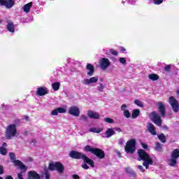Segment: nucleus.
<instances>
[{"label": "nucleus", "mask_w": 179, "mask_h": 179, "mask_svg": "<svg viewBox=\"0 0 179 179\" xmlns=\"http://www.w3.org/2000/svg\"><path fill=\"white\" fill-rule=\"evenodd\" d=\"M0 23H1V20H0Z\"/></svg>", "instance_id": "nucleus-58"}, {"label": "nucleus", "mask_w": 179, "mask_h": 179, "mask_svg": "<svg viewBox=\"0 0 179 179\" xmlns=\"http://www.w3.org/2000/svg\"><path fill=\"white\" fill-rule=\"evenodd\" d=\"M69 157H72V159H83V160L84 161V163H87V164H89L92 168L94 167V162L90 159V158L86 157L85 154H83L78 151L72 150L69 153Z\"/></svg>", "instance_id": "nucleus-1"}, {"label": "nucleus", "mask_w": 179, "mask_h": 179, "mask_svg": "<svg viewBox=\"0 0 179 179\" xmlns=\"http://www.w3.org/2000/svg\"><path fill=\"white\" fill-rule=\"evenodd\" d=\"M59 86H61V83L59 82L54 83L52 84V87L55 92H57L59 90Z\"/></svg>", "instance_id": "nucleus-25"}, {"label": "nucleus", "mask_w": 179, "mask_h": 179, "mask_svg": "<svg viewBox=\"0 0 179 179\" xmlns=\"http://www.w3.org/2000/svg\"><path fill=\"white\" fill-rule=\"evenodd\" d=\"M6 27L10 33H15V24L12 22H8Z\"/></svg>", "instance_id": "nucleus-23"}, {"label": "nucleus", "mask_w": 179, "mask_h": 179, "mask_svg": "<svg viewBox=\"0 0 179 179\" xmlns=\"http://www.w3.org/2000/svg\"><path fill=\"white\" fill-rule=\"evenodd\" d=\"M97 90L101 92H103V90H104V85H103L102 83H100L99 86L97 87Z\"/></svg>", "instance_id": "nucleus-36"}, {"label": "nucleus", "mask_w": 179, "mask_h": 179, "mask_svg": "<svg viewBox=\"0 0 179 179\" xmlns=\"http://www.w3.org/2000/svg\"><path fill=\"white\" fill-rule=\"evenodd\" d=\"M89 131L90 132H94V134H100V131L102 130L101 129L90 128Z\"/></svg>", "instance_id": "nucleus-30"}, {"label": "nucleus", "mask_w": 179, "mask_h": 179, "mask_svg": "<svg viewBox=\"0 0 179 179\" xmlns=\"http://www.w3.org/2000/svg\"><path fill=\"white\" fill-rule=\"evenodd\" d=\"M50 114L51 115H57L58 114V110L57 108L54 109L51 111Z\"/></svg>", "instance_id": "nucleus-41"}, {"label": "nucleus", "mask_w": 179, "mask_h": 179, "mask_svg": "<svg viewBox=\"0 0 179 179\" xmlns=\"http://www.w3.org/2000/svg\"><path fill=\"white\" fill-rule=\"evenodd\" d=\"M126 171L129 173V174H133V176H136V173L132 171V169H131L130 168H126Z\"/></svg>", "instance_id": "nucleus-35"}, {"label": "nucleus", "mask_w": 179, "mask_h": 179, "mask_svg": "<svg viewBox=\"0 0 179 179\" xmlns=\"http://www.w3.org/2000/svg\"><path fill=\"white\" fill-rule=\"evenodd\" d=\"M176 94H177V95L179 96V89H178V90H176Z\"/></svg>", "instance_id": "nucleus-54"}, {"label": "nucleus", "mask_w": 179, "mask_h": 179, "mask_svg": "<svg viewBox=\"0 0 179 179\" xmlns=\"http://www.w3.org/2000/svg\"><path fill=\"white\" fill-rule=\"evenodd\" d=\"M139 113H140V110L138 109L133 110V113L131 114V117L137 118L139 116Z\"/></svg>", "instance_id": "nucleus-26"}, {"label": "nucleus", "mask_w": 179, "mask_h": 179, "mask_svg": "<svg viewBox=\"0 0 179 179\" xmlns=\"http://www.w3.org/2000/svg\"><path fill=\"white\" fill-rule=\"evenodd\" d=\"M137 167H138V169H139V170H141V171L142 173H145V169H143V166L138 165V166H137Z\"/></svg>", "instance_id": "nucleus-43"}, {"label": "nucleus", "mask_w": 179, "mask_h": 179, "mask_svg": "<svg viewBox=\"0 0 179 179\" xmlns=\"http://www.w3.org/2000/svg\"><path fill=\"white\" fill-rule=\"evenodd\" d=\"M164 0H152L153 3H155V5H161V3H163V1Z\"/></svg>", "instance_id": "nucleus-37"}, {"label": "nucleus", "mask_w": 179, "mask_h": 179, "mask_svg": "<svg viewBox=\"0 0 179 179\" xmlns=\"http://www.w3.org/2000/svg\"><path fill=\"white\" fill-rule=\"evenodd\" d=\"M124 139L123 138H120L119 140V145H124Z\"/></svg>", "instance_id": "nucleus-48"}, {"label": "nucleus", "mask_w": 179, "mask_h": 179, "mask_svg": "<svg viewBox=\"0 0 179 179\" xmlns=\"http://www.w3.org/2000/svg\"><path fill=\"white\" fill-rule=\"evenodd\" d=\"M138 162H141V160H143L144 162L143 163V166L145 167V169L148 170L149 169V166L153 164V160L152 158H150V156L145 152L143 150H139L138 151Z\"/></svg>", "instance_id": "nucleus-2"}, {"label": "nucleus", "mask_w": 179, "mask_h": 179, "mask_svg": "<svg viewBox=\"0 0 179 179\" xmlns=\"http://www.w3.org/2000/svg\"><path fill=\"white\" fill-rule=\"evenodd\" d=\"M58 114H65L66 113V109L64 108H57Z\"/></svg>", "instance_id": "nucleus-31"}, {"label": "nucleus", "mask_w": 179, "mask_h": 179, "mask_svg": "<svg viewBox=\"0 0 179 179\" xmlns=\"http://www.w3.org/2000/svg\"><path fill=\"white\" fill-rule=\"evenodd\" d=\"M13 163L15 166H17L20 170H22V171H27V166H26V165H23L22 162H20V160H15L13 161Z\"/></svg>", "instance_id": "nucleus-17"}, {"label": "nucleus", "mask_w": 179, "mask_h": 179, "mask_svg": "<svg viewBox=\"0 0 179 179\" xmlns=\"http://www.w3.org/2000/svg\"><path fill=\"white\" fill-rule=\"evenodd\" d=\"M141 146L143 149H148V144L145 143H141Z\"/></svg>", "instance_id": "nucleus-44"}, {"label": "nucleus", "mask_w": 179, "mask_h": 179, "mask_svg": "<svg viewBox=\"0 0 179 179\" xmlns=\"http://www.w3.org/2000/svg\"><path fill=\"white\" fill-rule=\"evenodd\" d=\"M148 78L151 80H157L159 79V76H157V74H150Z\"/></svg>", "instance_id": "nucleus-27"}, {"label": "nucleus", "mask_w": 179, "mask_h": 179, "mask_svg": "<svg viewBox=\"0 0 179 179\" xmlns=\"http://www.w3.org/2000/svg\"><path fill=\"white\" fill-rule=\"evenodd\" d=\"M81 120H83V121H86L87 120V117H86V115H82Z\"/></svg>", "instance_id": "nucleus-47"}, {"label": "nucleus", "mask_w": 179, "mask_h": 179, "mask_svg": "<svg viewBox=\"0 0 179 179\" xmlns=\"http://www.w3.org/2000/svg\"><path fill=\"white\" fill-rule=\"evenodd\" d=\"M119 62L122 64V65H127V59L124 57H120Z\"/></svg>", "instance_id": "nucleus-34"}, {"label": "nucleus", "mask_w": 179, "mask_h": 179, "mask_svg": "<svg viewBox=\"0 0 179 179\" xmlns=\"http://www.w3.org/2000/svg\"><path fill=\"white\" fill-rule=\"evenodd\" d=\"M147 128L149 131L150 133H151L152 135H156L157 132H156V128L155 127V126L153 125V124L152 123H148L147 124Z\"/></svg>", "instance_id": "nucleus-22"}, {"label": "nucleus", "mask_w": 179, "mask_h": 179, "mask_svg": "<svg viewBox=\"0 0 179 179\" xmlns=\"http://www.w3.org/2000/svg\"><path fill=\"white\" fill-rule=\"evenodd\" d=\"M110 60L107 58H102L99 61V68L102 71H106L108 66H110Z\"/></svg>", "instance_id": "nucleus-10"}, {"label": "nucleus", "mask_w": 179, "mask_h": 179, "mask_svg": "<svg viewBox=\"0 0 179 179\" xmlns=\"http://www.w3.org/2000/svg\"><path fill=\"white\" fill-rule=\"evenodd\" d=\"M131 3V5H134V1H132Z\"/></svg>", "instance_id": "nucleus-56"}, {"label": "nucleus", "mask_w": 179, "mask_h": 179, "mask_svg": "<svg viewBox=\"0 0 179 179\" xmlns=\"http://www.w3.org/2000/svg\"><path fill=\"white\" fill-rule=\"evenodd\" d=\"M41 176L34 171H31L28 173V179H40Z\"/></svg>", "instance_id": "nucleus-20"}, {"label": "nucleus", "mask_w": 179, "mask_h": 179, "mask_svg": "<svg viewBox=\"0 0 179 179\" xmlns=\"http://www.w3.org/2000/svg\"><path fill=\"white\" fill-rule=\"evenodd\" d=\"M158 108L162 117L164 118L166 117V108L164 107V104H163L162 102H159Z\"/></svg>", "instance_id": "nucleus-18"}, {"label": "nucleus", "mask_w": 179, "mask_h": 179, "mask_svg": "<svg viewBox=\"0 0 179 179\" xmlns=\"http://www.w3.org/2000/svg\"><path fill=\"white\" fill-rule=\"evenodd\" d=\"M171 69V66L170 65H166L164 66V71L166 72H170V69Z\"/></svg>", "instance_id": "nucleus-42"}, {"label": "nucleus", "mask_w": 179, "mask_h": 179, "mask_svg": "<svg viewBox=\"0 0 179 179\" xmlns=\"http://www.w3.org/2000/svg\"><path fill=\"white\" fill-rule=\"evenodd\" d=\"M134 104H136V106H138V107L143 108V103H142L141 101L139 99H135Z\"/></svg>", "instance_id": "nucleus-29"}, {"label": "nucleus", "mask_w": 179, "mask_h": 179, "mask_svg": "<svg viewBox=\"0 0 179 179\" xmlns=\"http://www.w3.org/2000/svg\"><path fill=\"white\" fill-rule=\"evenodd\" d=\"M68 113L70 114V115H73V117H79L80 114V110L78 106H73L69 108Z\"/></svg>", "instance_id": "nucleus-11"}, {"label": "nucleus", "mask_w": 179, "mask_h": 179, "mask_svg": "<svg viewBox=\"0 0 179 179\" xmlns=\"http://www.w3.org/2000/svg\"><path fill=\"white\" fill-rule=\"evenodd\" d=\"M158 139L162 142V143H166V136H164V134H161L158 136Z\"/></svg>", "instance_id": "nucleus-28"}, {"label": "nucleus", "mask_w": 179, "mask_h": 179, "mask_svg": "<svg viewBox=\"0 0 179 179\" xmlns=\"http://www.w3.org/2000/svg\"><path fill=\"white\" fill-rule=\"evenodd\" d=\"M110 54H112V55H115V56L118 55V52L114 49H110Z\"/></svg>", "instance_id": "nucleus-39"}, {"label": "nucleus", "mask_w": 179, "mask_h": 179, "mask_svg": "<svg viewBox=\"0 0 179 179\" xmlns=\"http://www.w3.org/2000/svg\"><path fill=\"white\" fill-rule=\"evenodd\" d=\"M87 115L90 118H92L94 120H99V118H100V114H99V113L94 112L93 110H88Z\"/></svg>", "instance_id": "nucleus-15"}, {"label": "nucleus", "mask_w": 179, "mask_h": 179, "mask_svg": "<svg viewBox=\"0 0 179 179\" xmlns=\"http://www.w3.org/2000/svg\"><path fill=\"white\" fill-rule=\"evenodd\" d=\"M179 157V150H174L171 154V158L167 160V164L171 167H176L177 165V160Z\"/></svg>", "instance_id": "nucleus-5"}, {"label": "nucleus", "mask_w": 179, "mask_h": 179, "mask_svg": "<svg viewBox=\"0 0 179 179\" xmlns=\"http://www.w3.org/2000/svg\"><path fill=\"white\" fill-rule=\"evenodd\" d=\"M6 179H13V178H12V176H7L6 177Z\"/></svg>", "instance_id": "nucleus-53"}, {"label": "nucleus", "mask_w": 179, "mask_h": 179, "mask_svg": "<svg viewBox=\"0 0 179 179\" xmlns=\"http://www.w3.org/2000/svg\"><path fill=\"white\" fill-rule=\"evenodd\" d=\"M86 69L88 71L87 75H88V76H93V74L94 73V66L92 65V64H87Z\"/></svg>", "instance_id": "nucleus-19"}, {"label": "nucleus", "mask_w": 179, "mask_h": 179, "mask_svg": "<svg viewBox=\"0 0 179 179\" xmlns=\"http://www.w3.org/2000/svg\"><path fill=\"white\" fill-rule=\"evenodd\" d=\"M82 167H83V169H85V170L89 169V166H88L87 164H83L82 165Z\"/></svg>", "instance_id": "nucleus-45"}, {"label": "nucleus", "mask_w": 179, "mask_h": 179, "mask_svg": "<svg viewBox=\"0 0 179 179\" xmlns=\"http://www.w3.org/2000/svg\"><path fill=\"white\" fill-rule=\"evenodd\" d=\"M0 174H3V166H0Z\"/></svg>", "instance_id": "nucleus-49"}, {"label": "nucleus", "mask_w": 179, "mask_h": 179, "mask_svg": "<svg viewBox=\"0 0 179 179\" xmlns=\"http://www.w3.org/2000/svg\"><path fill=\"white\" fill-rule=\"evenodd\" d=\"M19 133L16 124H9L6 129V138L7 139H12V138H17Z\"/></svg>", "instance_id": "nucleus-3"}, {"label": "nucleus", "mask_w": 179, "mask_h": 179, "mask_svg": "<svg viewBox=\"0 0 179 179\" xmlns=\"http://www.w3.org/2000/svg\"><path fill=\"white\" fill-rule=\"evenodd\" d=\"M45 179H50V173H45Z\"/></svg>", "instance_id": "nucleus-46"}, {"label": "nucleus", "mask_w": 179, "mask_h": 179, "mask_svg": "<svg viewBox=\"0 0 179 179\" xmlns=\"http://www.w3.org/2000/svg\"><path fill=\"white\" fill-rule=\"evenodd\" d=\"M0 179H3V178H2V177H0Z\"/></svg>", "instance_id": "nucleus-57"}, {"label": "nucleus", "mask_w": 179, "mask_h": 179, "mask_svg": "<svg viewBox=\"0 0 179 179\" xmlns=\"http://www.w3.org/2000/svg\"><path fill=\"white\" fill-rule=\"evenodd\" d=\"M155 150L158 151L162 150V144L160 143H156Z\"/></svg>", "instance_id": "nucleus-38"}, {"label": "nucleus", "mask_w": 179, "mask_h": 179, "mask_svg": "<svg viewBox=\"0 0 179 179\" xmlns=\"http://www.w3.org/2000/svg\"><path fill=\"white\" fill-rule=\"evenodd\" d=\"M115 131H117V132H122V131L120 127H115Z\"/></svg>", "instance_id": "nucleus-50"}, {"label": "nucleus", "mask_w": 179, "mask_h": 179, "mask_svg": "<svg viewBox=\"0 0 179 179\" xmlns=\"http://www.w3.org/2000/svg\"><path fill=\"white\" fill-rule=\"evenodd\" d=\"M169 103L171 104L172 107V110L174 113H178L179 111V103L178 101L174 98V96H170L169 99Z\"/></svg>", "instance_id": "nucleus-9"}, {"label": "nucleus", "mask_w": 179, "mask_h": 179, "mask_svg": "<svg viewBox=\"0 0 179 179\" xmlns=\"http://www.w3.org/2000/svg\"><path fill=\"white\" fill-rule=\"evenodd\" d=\"M84 150L85 152H90L91 153H93V155H95L99 159H104V157L106 156L104 151L101 150V149L94 148L90 145H86Z\"/></svg>", "instance_id": "nucleus-4"}, {"label": "nucleus", "mask_w": 179, "mask_h": 179, "mask_svg": "<svg viewBox=\"0 0 179 179\" xmlns=\"http://www.w3.org/2000/svg\"><path fill=\"white\" fill-rule=\"evenodd\" d=\"M103 121H105V122H108V124H114V120L110 117H104Z\"/></svg>", "instance_id": "nucleus-33"}, {"label": "nucleus", "mask_w": 179, "mask_h": 179, "mask_svg": "<svg viewBox=\"0 0 179 179\" xmlns=\"http://www.w3.org/2000/svg\"><path fill=\"white\" fill-rule=\"evenodd\" d=\"M150 119L152 120V122L157 125L158 127L162 126V117L160 115L157 114L156 112H152L150 115Z\"/></svg>", "instance_id": "nucleus-8"}, {"label": "nucleus", "mask_w": 179, "mask_h": 179, "mask_svg": "<svg viewBox=\"0 0 179 179\" xmlns=\"http://www.w3.org/2000/svg\"><path fill=\"white\" fill-rule=\"evenodd\" d=\"M9 156H10V158L11 159V160H13V162H15V160H16V159H15V154L13 152H10L9 154Z\"/></svg>", "instance_id": "nucleus-40"}, {"label": "nucleus", "mask_w": 179, "mask_h": 179, "mask_svg": "<svg viewBox=\"0 0 179 179\" xmlns=\"http://www.w3.org/2000/svg\"><path fill=\"white\" fill-rule=\"evenodd\" d=\"M120 51H122V52H124V51H127V50L124 47L120 48Z\"/></svg>", "instance_id": "nucleus-51"}, {"label": "nucleus", "mask_w": 179, "mask_h": 179, "mask_svg": "<svg viewBox=\"0 0 179 179\" xmlns=\"http://www.w3.org/2000/svg\"><path fill=\"white\" fill-rule=\"evenodd\" d=\"M121 110L123 111V114L126 118H131V113H129V110L127 109V105H122Z\"/></svg>", "instance_id": "nucleus-21"}, {"label": "nucleus", "mask_w": 179, "mask_h": 179, "mask_svg": "<svg viewBox=\"0 0 179 179\" xmlns=\"http://www.w3.org/2000/svg\"><path fill=\"white\" fill-rule=\"evenodd\" d=\"M3 146H6V143H3Z\"/></svg>", "instance_id": "nucleus-55"}, {"label": "nucleus", "mask_w": 179, "mask_h": 179, "mask_svg": "<svg viewBox=\"0 0 179 179\" xmlns=\"http://www.w3.org/2000/svg\"><path fill=\"white\" fill-rule=\"evenodd\" d=\"M48 170H50L51 171H55V170H56L57 173L62 174V173H64V171L65 170V167L64 166V164H62V163L59 162H52L49 164Z\"/></svg>", "instance_id": "nucleus-6"}, {"label": "nucleus", "mask_w": 179, "mask_h": 179, "mask_svg": "<svg viewBox=\"0 0 179 179\" xmlns=\"http://www.w3.org/2000/svg\"><path fill=\"white\" fill-rule=\"evenodd\" d=\"M0 5L6 6L7 9H10L15 5V0H0Z\"/></svg>", "instance_id": "nucleus-12"}, {"label": "nucleus", "mask_w": 179, "mask_h": 179, "mask_svg": "<svg viewBox=\"0 0 179 179\" xmlns=\"http://www.w3.org/2000/svg\"><path fill=\"white\" fill-rule=\"evenodd\" d=\"M113 135H115V131L111 128L108 129L105 134H102L103 138H111Z\"/></svg>", "instance_id": "nucleus-16"}, {"label": "nucleus", "mask_w": 179, "mask_h": 179, "mask_svg": "<svg viewBox=\"0 0 179 179\" xmlns=\"http://www.w3.org/2000/svg\"><path fill=\"white\" fill-rule=\"evenodd\" d=\"M73 179H80L79 176H78V175H73Z\"/></svg>", "instance_id": "nucleus-52"}, {"label": "nucleus", "mask_w": 179, "mask_h": 179, "mask_svg": "<svg viewBox=\"0 0 179 179\" xmlns=\"http://www.w3.org/2000/svg\"><path fill=\"white\" fill-rule=\"evenodd\" d=\"M99 81V77H92L90 78H85L83 80V85H90L92 83H97Z\"/></svg>", "instance_id": "nucleus-14"}, {"label": "nucleus", "mask_w": 179, "mask_h": 179, "mask_svg": "<svg viewBox=\"0 0 179 179\" xmlns=\"http://www.w3.org/2000/svg\"><path fill=\"white\" fill-rule=\"evenodd\" d=\"M124 150L126 152L130 153L131 155L136 150V141L135 139H131L127 142Z\"/></svg>", "instance_id": "nucleus-7"}, {"label": "nucleus", "mask_w": 179, "mask_h": 179, "mask_svg": "<svg viewBox=\"0 0 179 179\" xmlns=\"http://www.w3.org/2000/svg\"><path fill=\"white\" fill-rule=\"evenodd\" d=\"M45 94H48V88L46 87H39L36 90V96H45Z\"/></svg>", "instance_id": "nucleus-13"}, {"label": "nucleus", "mask_w": 179, "mask_h": 179, "mask_svg": "<svg viewBox=\"0 0 179 179\" xmlns=\"http://www.w3.org/2000/svg\"><path fill=\"white\" fill-rule=\"evenodd\" d=\"M33 6V3L29 2L27 4L24 5L22 8L24 12L29 13L30 12V8Z\"/></svg>", "instance_id": "nucleus-24"}, {"label": "nucleus", "mask_w": 179, "mask_h": 179, "mask_svg": "<svg viewBox=\"0 0 179 179\" xmlns=\"http://www.w3.org/2000/svg\"><path fill=\"white\" fill-rule=\"evenodd\" d=\"M8 153V150L4 147H0V154L5 156Z\"/></svg>", "instance_id": "nucleus-32"}]
</instances>
